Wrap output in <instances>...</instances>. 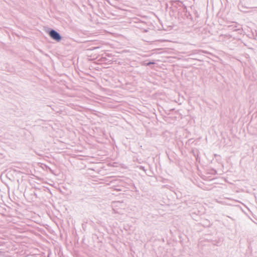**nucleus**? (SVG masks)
Wrapping results in <instances>:
<instances>
[{"mask_svg":"<svg viewBox=\"0 0 257 257\" xmlns=\"http://www.w3.org/2000/svg\"><path fill=\"white\" fill-rule=\"evenodd\" d=\"M48 34L52 39L57 42H60L62 40V37L60 34L55 30L50 29L48 31Z\"/></svg>","mask_w":257,"mask_h":257,"instance_id":"nucleus-1","label":"nucleus"},{"mask_svg":"<svg viewBox=\"0 0 257 257\" xmlns=\"http://www.w3.org/2000/svg\"><path fill=\"white\" fill-rule=\"evenodd\" d=\"M229 28L232 27V28H231V29H232L233 31H236L237 30V29H236V24H234V25H231V26H229Z\"/></svg>","mask_w":257,"mask_h":257,"instance_id":"nucleus-2","label":"nucleus"},{"mask_svg":"<svg viewBox=\"0 0 257 257\" xmlns=\"http://www.w3.org/2000/svg\"><path fill=\"white\" fill-rule=\"evenodd\" d=\"M199 53L203 52V51H199Z\"/></svg>","mask_w":257,"mask_h":257,"instance_id":"nucleus-4","label":"nucleus"},{"mask_svg":"<svg viewBox=\"0 0 257 257\" xmlns=\"http://www.w3.org/2000/svg\"><path fill=\"white\" fill-rule=\"evenodd\" d=\"M155 63L152 62H149L145 64L146 66H150L151 64H154Z\"/></svg>","mask_w":257,"mask_h":257,"instance_id":"nucleus-3","label":"nucleus"},{"mask_svg":"<svg viewBox=\"0 0 257 257\" xmlns=\"http://www.w3.org/2000/svg\"><path fill=\"white\" fill-rule=\"evenodd\" d=\"M141 168H142V169H144V167H141Z\"/></svg>","mask_w":257,"mask_h":257,"instance_id":"nucleus-5","label":"nucleus"}]
</instances>
